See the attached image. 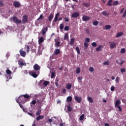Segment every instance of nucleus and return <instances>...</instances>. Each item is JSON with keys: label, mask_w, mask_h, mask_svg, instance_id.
<instances>
[{"label": "nucleus", "mask_w": 126, "mask_h": 126, "mask_svg": "<svg viewBox=\"0 0 126 126\" xmlns=\"http://www.w3.org/2000/svg\"><path fill=\"white\" fill-rule=\"evenodd\" d=\"M30 100V95L26 94H23L20 95L18 99H16L17 103H26V102Z\"/></svg>", "instance_id": "obj_1"}, {"label": "nucleus", "mask_w": 126, "mask_h": 126, "mask_svg": "<svg viewBox=\"0 0 126 126\" xmlns=\"http://www.w3.org/2000/svg\"><path fill=\"white\" fill-rule=\"evenodd\" d=\"M29 74L32 76L34 78H37L38 76L40 74V71H37L35 70H32L29 72Z\"/></svg>", "instance_id": "obj_2"}, {"label": "nucleus", "mask_w": 126, "mask_h": 126, "mask_svg": "<svg viewBox=\"0 0 126 126\" xmlns=\"http://www.w3.org/2000/svg\"><path fill=\"white\" fill-rule=\"evenodd\" d=\"M10 21L11 22L13 21L14 23H16V24H19L22 22L21 20L17 18V17L16 16H13V17H11Z\"/></svg>", "instance_id": "obj_3"}, {"label": "nucleus", "mask_w": 126, "mask_h": 126, "mask_svg": "<svg viewBox=\"0 0 126 126\" xmlns=\"http://www.w3.org/2000/svg\"><path fill=\"white\" fill-rule=\"evenodd\" d=\"M13 5L16 8H19L20 7L21 4L20 3V1H14L13 3Z\"/></svg>", "instance_id": "obj_4"}, {"label": "nucleus", "mask_w": 126, "mask_h": 126, "mask_svg": "<svg viewBox=\"0 0 126 126\" xmlns=\"http://www.w3.org/2000/svg\"><path fill=\"white\" fill-rule=\"evenodd\" d=\"M109 44L110 45V49H114V48H116L117 46V43H116L115 41H110L109 42Z\"/></svg>", "instance_id": "obj_5"}, {"label": "nucleus", "mask_w": 126, "mask_h": 126, "mask_svg": "<svg viewBox=\"0 0 126 126\" xmlns=\"http://www.w3.org/2000/svg\"><path fill=\"white\" fill-rule=\"evenodd\" d=\"M33 69L35 71H40V70L41 69V66L38 64H35L33 65Z\"/></svg>", "instance_id": "obj_6"}, {"label": "nucleus", "mask_w": 126, "mask_h": 126, "mask_svg": "<svg viewBox=\"0 0 126 126\" xmlns=\"http://www.w3.org/2000/svg\"><path fill=\"white\" fill-rule=\"evenodd\" d=\"M19 52L21 57H23V58H25V57H26V52L23 51V49H20Z\"/></svg>", "instance_id": "obj_7"}, {"label": "nucleus", "mask_w": 126, "mask_h": 126, "mask_svg": "<svg viewBox=\"0 0 126 126\" xmlns=\"http://www.w3.org/2000/svg\"><path fill=\"white\" fill-rule=\"evenodd\" d=\"M79 16V13L78 12H74L71 16L72 18H77Z\"/></svg>", "instance_id": "obj_8"}, {"label": "nucleus", "mask_w": 126, "mask_h": 126, "mask_svg": "<svg viewBox=\"0 0 126 126\" xmlns=\"http://www.w3.org/2000/svg\"><path fill=\"white\" fill-rule=\"evenodd\" d=\"M74 99H75L76 102H77V103H81V101H82V98H81V97H79L78 96H75Z\"/></svg>", "instance_id": "obj_9"}, {"label": "nucleus", "mask_w": 126, "mask_h": 126, "mask_svg": "<svg viewBox=\"0 0 126 126\" xmlns=\"http://www.w3.org/2000/svg\"><path fill=\"white\" fill-rule=\"evenodd\" d=\"M27 21H28V16H27V15H25L24 16H23V23H26Z\"/></svg>", "instance_id": "obj_10"}, {"label": "nucleus", "mask_w": 126, "mask_h": 126, "mask_svg": "<svg viewBox=\"0 0 126 126\" xmlns=\"http://www.w3.org/2000/svg\"><path fill=\"white\" fill-rule=\"evenodd\" d=\"M41 31L43 35H46V33H47V31H48V27L42 28Z\"/></svg>", "instance_id": "obj_11"}, {"label": "nucleus", "mask_w": 126, "mask_h": 126, "mask_svg": "<svg viewBox=\"0 0 126 126\" xmlns=\"http://www.w3.org/2000/svg\"><path fill=\"white\" fill-rule=\"evenodd\" d=\"M59 16H60V13H57L55 16V18L54 19L53 21L54 22H57V21H58V19H59Z\"/></svg>", "instance_id": "obj_12"}, {"label": "nucleus", "mask_w": 126, "mask_h": 126, "mask_svg": "<svg viewBox=\"0 0 126 126\" xmlns=\"http://www.w3.org/2000/svg\"><path fill=\"white\" fill-rule=\"evenodd\" d=\"M54 54L56 56H57V55L61 54V50L59 49H55Z\"/></svg>", "instance_id": "obj_13"}, {"label": "nucleus", "mask_w": 126, "mask_h": 126, "mask_svg": "<svg viewBox=\"0 0 126 126\" xmlns=\"http://www.w3.org/2000/svg\"><path fill=\"white\" fill-rule=\"evenodd\" d=\"M90 19V17H88V16H83L82 17V20L83 21H87Z\"/></svg>", "instance_id": "obj_14"}, {"label": "nucleus", "mask_w": 126, "mask_h": 126, "mask_svg": "<svg viewBox=\"0 0 126 126\" xmlns=\"http://www.w3.org/2000/svg\"><path fill=\"white\" fill-rule=\"evenodd\" d=\"M120 105H121V100H117L115 103V108L118 107Z\"/></svg>", "instance_id": "obj_15"}, {"label": "nucleus", "mask_w": 126, "mask_h": 126, "mask_svg": "<svg viewBox=\"0 0 126 126\" xmlns=\"http://www.w3.org/2000/svg\"><path fill=\"white\" fill-rule=\"evenodd\" d=\"M72 86V85L70 83H69V84H67L66 85V88L68 90H69L71 89Z\"/></svg>", "instance_id": "obj_16"}, {"label": "nucleus", "mask_w": 126, "mask_h": 126, "mask_svg": "<svg viewBox=\"0 0 126 126\" xmlns=\"http://www.w3.org/2000/svg\"><path fill=\"white\" fill-rule=\"evenodd\" d=\"M18 63L19 65H21L22 66H23V65H26V63H24L23 62H22L20 60H19L18 61Z\"/></svg>", "instance_id": "obj_17"}, {"label": "nucleus", "mask_w": 126, "mask_h": 126, "mask_svg": "<svg viewBox=\"0 0 126 126\" xmlns=\"http://www.w3.org/2000/svg\"><path fill=\"white\" fill-rule=\"evenodd\" d=\"M54 18V14L51 13L48 17L49 21H52Z\"/></svg>", "instance_id": "obj_18"}, {"label": "nucleus", "mask_w": 126, "mask_h": 126, "mask_svg": "<svg viewBox=\"0 0 126 126\" xmlns=\"http://www.w3.org/2000/svg\"><path fill=\"white\" fill-rule=\"evenodd\" d=\"M43 119H44V116L43 115H39L38 117L36 118V120L37 121H40V120H43Z\"/></svg>", "instance_id": "obj_19"}, {"label": "nucleus", "mask_w": 126, "mask_h": 126, "mask_svg": "<svg viewBox=\"0 0 126 126\" xmlns=\"http://www.w3.org/2000/svg\"><path fill=\"white\" fill-rule=\"evenodd\" d=\"M103 48V46L99 45L98 47L96 48V52H100L102 50V48Z\"/></svg>", "instance_id": "obj_20"}, {"label": "nucleus", "mask_w": 126, "mask_h": 126, "mask_svg": "<svg viewBox=\"0 0 126 126\" xmlns=\"http://www.w3.org/2000/svg\"><path fill=\"white\" fill-rule=\"evenodd\" d=\"M44 42V37H41L39 39H38V44H42Z\"/></svg>", "instance_id": "obj_21"}, {"label": "nucleus", "mask_w": 126, "mask_h": 126, "mask_svg": "<svg viewBox=\"0 0 126 126\" xmlns=\"http://www.w3.org/2000/svg\"><path fill=\"white\" fill-rule=\"evenodd\" d=\"M59 81H60V78H56L55 80V85L57 87L59 86Z\"/></svg>", "instance_id": "obj_22"}, {"label": "nucleus", "mask_w": 126, "mask_h": 126, "mask_svg": "<svg viewBox=\"0 0 126 126\" xmlns=\"http://www.w3.org/2000/svg\"><path fill=\"white\" fill-rule=\"evenodd\" d=\"M124 35V33L122 32H118L116 34V38H119V37H122Z\"/></svg>", "instance_id": "obj_23"}, {"label": "nucleus", "mask_w": 126, "mask_h": 126, "mask_svg": "<svg viewBox=\"0 0 126 126\" xmlns=\"http://www.w3.org/2000/svg\"><path fill=\"white\" fill-rule=\"evenodd\" d=\"M74 44V38H71L69 44L70 46H72Z\"/></svg>", "instance_id": "obj_24"}, {"label": "nucleus", "mask_w": 126, "mask_h": 126, "mask_svg": "<svg viewBox=\"0 0 126 126\" xmlns=\"http://www.w3.org/2000/svg\"><path fill=\"white\" fill-rule=\"evenodd\" d=\"M67 102H71L72 101V97L69 96L66 98Z\"/></svg>", "instance_id": "obj_25"}, {"label": "nucleus", "mask_w": 126, "mask_h": 126, "mask_svg": "<svg viewBox=\"0 0 126 126\" xmlns=\"http://www.w3.org/2000/svg\"><path fill=\"white\" fill-rule=\"evenodd\" d=\"M113 2V0H109L108 1L107 5L108 6H112L113 5V4L112 3Z\"/></svg>", "instance_id": "obj_26"}, {"label": "nucleus", "mask_w": 126, "mask_h": 126, "mask_svg": "<svg viewBox=\"0 0 126 126\" xmlns=\"http://www.w3.org/2000/svg\"><path fill=\"white\" fill-rule=\"evenodd\" d=\"M88 101L90 102V103H93V99H92V97L91 96H88L87 97Z\"/></svg>", "instance_id": "obj_27"}, {"label": "nucleus", "mask_w": 126, "mask_h": 126, "mask_svg": "<svg viewBox=\"0 0 126 126\" xmlns=\"http://www.w3.org/2000/svg\"><path fill=\"white\" fill-rule=\"evenodd\" d=\"M48 84H50V82L48 81H45L43 82V85L46 87V86H48Z\"/></svg>", "instance_id": "obj_28"}, {"label": "nucleus", "mask_w": 126, "mask_h": 126, "mask_svg": "<svg viewBox=\"0 0 126 126\" xmlns=\"http://www.w3.org/2000/svg\"><path fill=\"white\" fill-rule=\"evenodd\" d=\"M68 33H65L64 36V40H68Z\"/></svg>", "instance_id": "obj_29"}, {"label": "nucleus", "mask_w": 126, "mask_h": 126, "mask_svg": "<svg viewBox=\"0 0 126 126\" xmlns=\"http://www.w3.org/2000/svg\"><path fill=\"white\" fill-rule=\"evenodd\" d=\"M61 42L60 41H57L55 43V47L56 48H59L60 46Z\"/></svg>", "instance_id": "obj_30"}, {"label": "nucleus", "mask_w": 126, "mask_h": 126, "mask_svg": "<svg viewBox=\"0 0 126 126\" xmlns=\"http://www.w3.org/2000/svg\"><path fill=\"white\" fill-rule=\"evenodd\" d=\"M68 112H71L72 111V108L70 106V105H68L67 107Z\"/></svg>", "instance_id": "obj_31"}, {"label": "nucleus", "mask_w": 126, "mask_h": 126, "mask_svg": "<svg viewBox=\"0 0 126 126\" xmlns=\"http://www.w3.org/2000/svg\"><path fill=\"white\" fill-rule=\"evenodd\" d=\"M83 5L86 7H89L90 6V4H89V3L84 2L83 3Z\"/></svg>", "instance_id": "obj_32"}, {"label": "nucleus", "mask_w": 126, "mask_h": 126, "mask_svg": "<svg viewBox=\"0 0 126 126\" xmlns=\"http://www.w3.org/2000/svg\"><path fill=\"white\" fill-rule=\"evenodd\" d=\"M41 113H42V111L41 110H38L35 113L36 116H40L41 115Z\"/></svg>", "instance_id": "obj_33"}, {"label": "nucleus", "mask_w": 126, "mask_h": 126, "mask_svg": "<svg viewBox=\"0 0 126 126\" xmlns=\"http://www.w3.org/2000/svg\"><path fill=\"white\" fill-rule=\"evenodd\" d=\"M105 29L106 30H110V29H111V25H107L105 26Z\"/></svg>", "instance_id": "obj_34"}, {"label": "nucleus", "mask_w": 126, "mask_h": 126, "mask_svg": "<svg viewBox=\"0 0 126 126\" xmlns=\"http://www.w3.org/2000/svg\"><path fill=\"white\" fill-rule=\"evenodd\" d=\"M93 24L94 26H97V25L99 24V22H98V21H94L93 22Z\"/></svg>", "instance_id": "obj_35"}, {"label": "nucleus", "mask_w": 126, "mask_h": 126, "mask_svg": "<svg viewBox=\"0 0 126 126\" xmlns=\"http://www.w3.org/2000/svg\"><path fill=\"white\" fill-rule=\"evenodd\" d=\"M102 15H104V16H108V15H109V13H108L106 11H103L102 12Z\"/></svg>", "instance_id": "obj_36"}, {"label": "nucleus", "mask_w": 126, "mask_h": 126, "mask_svg": "<svg viewBox=\"0 0 126 126\" xmlns=\"http://www.w3.org/2000/svg\"><path fill=\"white\" fill-rule=\"evenodd\" d=\"M6 72L8 75H10L12 74L11 71L8 69L6 70Z\"/></svg>", "instance_id": "obj_37"}, {"label": "nucleus", "mask_w": 126, "mask_h": 126, "mask_svg": "<svg viewBox=\"0 0 126 126\" xmlns=\"http://www.w3.org/2000/svg\"><path fill=\"white\" fill-rule=\"evenodd\" d=\"M119 4V1L116 0L113 2V5L116 6V5H118Z\"/></svg>", "instance_id": "obj_38"}, {"label": "nucleus", "mask_w": 126, "mask_h": 126, "mask_svg": "<svg viewBox=\"0 0 126 126\" xmlns=\"http://www.w3.org/2000/svg\"><path fill=\"white\" fill-rule=\"evenodd\" d=\"M116 83L119 84L120 83V77H117L115 79Z\"/></svg>", "instance_id": "obj_39"}, {"label": "nucleus", "mask_w": 126, "mask_h": 126, "mask_svg": "<svg viewBox=\"0 0 126 126\" xmlns=\"http://www.w3.org/2000/svg\"><path fill=\"white\" fill-rule=\"evenodd\" d=\"M80 121H83L84 120V114H82L79 118Z\"/></svg>", "instance_id": "obj_40"}, {"label": "nucleus", "mask_w": 126, "mask_h": 126, "mask_svg": "<svg viewBox=\"0 0 126 126\" xmlns=\"http://www.w3.org/2000/svg\"><path fill=\"white\" fill-rule=\"evenodd\" d=\"M76 73L77 74H78V73H80V68H79V67H78L76 71Z\"/></svg>", "instance_id": "obj_41"}, {"label": "nucleus", "mask_w": 126, "mask_h": 126, "mask_svg": "<svg viewBox=\"0 0 126 126\" xmlns=\"http://www.w3.org/2000/svg\"><path fill=\"white\" fill-rule=\"evenodd\" d=\"M76 51L77 52V54H78L79 55V54H80V50L79 49V47H77L76 48Z\"/></svg>", "instance_id": "obj_42"}, {"label": "nucleus", "mask_w": 126, "mask_h": 126, "mask_svg": "<svg viewBox=\"0 0 126 126\" xmlns=\"http://www.w3.org/2000/svg\"><path fill=\"white\" fill-rule=\"evenodd\" d=\"M125 53H126V49H125V48L121 49V54H125Z\"/></svg>", "instance_id": "obj_43"}, {"label": "nucleus", "mask_w": 126, "mask_h": 126, "mask_svg": "<svg viewBox=\"0 0 126 126\" xmlns=\"http://www.w3.org/2000/svg\"><path fill=\"white\" fill-rule=\"evenodd\" d=\"M89 70L91 71V72H93V71H94V68H93V67H90L89 68Z\"/></svg>", "instance_id": "obj_44"}, {"label": "nucleus", "mask_w": 126, "mask_h": 126, "mask_svg": "<svg viewBox=\"0 0 126 126\" xmlns=\"http://www.w3.org/2000/svg\"><path fill=\"white\" fill-rule=\"evenodd\" d=\"M85 31L87 33V34H90V33L89 29H85Z\"/></svg>", "instance_id": "obj_45"}, {"label": "nucleus", "mask_w": 126, "mask_h": 126, "mask_svg": "<svg viewBox=\"0 0 126 126\" xmlns=\"http://www.w3.org/2000/svg\"><path fill=\"white\" fill-rule=\"evenodd\" d=\"M55 75H56V73L52 72L51 73V78H54V77H55Z\"/></svg>", "instance_id": "obj_46"}, {"label": "nucleus", "mask_w": 126, "mask_h": 126, "mask_svg": "<svg viewBox=\"0 0 126 126\" xmlns=\"http://www.w3.org/2000/svg\"><path fill=\"white\" fill-rule=\"evenodd\" d=\"M103 64H104V65H109L110 64V63H109V62L106 61V62H104L103 63Z\"/></svg>", "instance_id": "obj_47"}, {"label": "nucleus", "mask_w": 126, "mask_h": 126, "mask_svg": "<svg viewBox=\"0 0 126 126\" xmlns=\"http://www.w3.org/2000/svg\"><path fill=\"white\" fill-rule=\"evenodd\" d=\"M69 29V27L67 26H65L64 28V30H65V31H68Z\"/></svg>", "instance_id": "obj_48"}, {"label": "nucleus", "mask_w": 126, "mask_h": 126, "mask_svg": "<svg viewBox=\"0 0 126 126\" xmlns=\"http://www.w3.org/2000/svg\"><path fill=\"white\" fill-rule=\"evenodd\" d=\"M84 46L85 48L86 49L88 47H89L88 43L87 42H84Z\"/></svg>", "instance_id": "obj_49"}, {"label": "nucleus", "mask_w": 126, "mask_h": 126, "mask_svg": "<svg viewBox=\"0 0 126 126\" xmlns=\"http://www.w3.org/2000/svg\"><path fill=\"white\" fill-rule=\"evenodd\" d=\"M121 72L122 73H124V72H126V68H121Z\"/></svg>", "instance_id": "obj_50"}, {"label": "nucleus", "mask_w": 126, "mask_h": 126, "mask_svg": "<svg viewBox=\"0 0 126 126\" xmlns=\"http://www.w3.org/2000/svg\"><path fill=\"white\" fill-rule=\"evenodd\" d=\"M60 29L63 30V24H61L60 26Z\"/></svg>", "instance_id": "obj_51"}, {"label": "nucleus", "mask_w": 126, "mask_h": 126, "mask_svg": "<svg viewBox=\"0 0 126 126\" xmlns=\"http://www.w3.org/2000/svg\"><path fill=\"white\" fill-rule=\"evenodd\" d=\"M35 104H36V100H32V101L31 102V105H35Z\"/></svg>", "instance_id": "obj_52"}, {"label": "nucleus", "mask_w": 126, "mask_h": 126, "mask_svg": "<svg viewBox=\"0 0 126 126\" xmlns=\"http://www.w3.org/2000/svg\"><path fill=\"white\" fill-rule=\"evenodd\" d=\"M43 81H44L43 80L40 81L39 83H38L39 86H42V85L43 84Z\"/></svg>", "instance_id": "obj_53"}, {"label": "nucleus", "mask_w": 126, "mask_h": 126, "mask_svg": "<svg viewBox=\"0 0 126 126\" xmlns=\"http://www.w3.org/2000/svg\"><path fill=\"white\" fill-rule=\"evenodd\" d=\"M40 19H43V15H40L39 17L37 19V20L39 21Z\"/></svg>", "instance_id": "obj_54"}, {"label": "nucleus", "mask_w": 126, "mask_h": 126, "mask_svg": "<svg viewBox=\"0 0 126 126\" xmlns=\"http://www.w3.org/2000/svg\"><path fill=\"white\" fill-rule=\"evenodd\" d=\"M118 107V109H119V112H122L123 111V109H122V107L120 106H117Z\"/></svg>", "instance_id": "obj_55"}, {"label": "nucleus", "mask_w": 126, "mask_h": 126, "mask_svg": "<svg viewBox=\"0 0 126 126\" xmlns=\"http://www.w3.org/2000/svg\"><path fill=\"white\" fill-rule=\"evenodd\" d=\"M27 53H29L30 51V47L28 45L27 46Z\"/></svg>", "instance_id": "obj_56"}, {"label": "nucleus", "mask_w": 126, "mask_h": 126, "mask_svg": "<svg viewBox=\"0 0 126 126\" xmlns=\"http://www.w3.org/2000/svg\"><path fill=\"white\" fill-rule=\"evenodd\" d=\"M92 45L93 47H96L97 46V43H96V42H93Z\"/></svg>", "instance_id": "obj_57"}, {"label": "nucleus", "mask_w": 126, "mask_h": 126, "mask_svg": "<svg viewBox=\"0 0 126 126\" xmlns=\"http://www.w3.org/2000/svg\"><path fill=\"white\" fill-rule=\"evenodd\" d=\"M20 108H21V109H23V110H24V107L23 106V105L21 104H20V102L18 103Z\"/></svg>", "instance_id": "obj_58"}, {"label": "nucleus", "mask_w": 126, "mask_h": 126, "mask_svg": "<svg viewBox=\"0 0 126 126\" xmlns=\"http://www.w3.org/2000/svg\"><path fill=\"white\" fill-rule=\"evenodd\" d=\"M64 20H65V22H68V21H69V19H68V18L67 17H65Z\"/></svg>", "instance_id": "obj_59"}, {"label": "nucleus", "mask_w": 126, "mask_h": 126, "mask_svg": "<svg viewBox=\"0 0 126 126\" xmlns=\"http://www.w3.org/2000/svg\"><path fill=\"white\" fill-rule=\"evenodd\" d=\"M86 42H88V43H89L90 41V38H86L85 39Z\"/></svg>", "instance_id": "obj_60"}, {"label": "nucleus", "mask_w": 126, "mask_h": 126, "mask_svg": "<svg viewBox=\"0 0 126 126\" xmlns=\"http://www.w3.org/2000/svg\"><path fill=\"white\" fill-rule=\"evenodd\" d=\"M126 17V10H125L124 14L123 15V17Z\"/></svg>", "instance_id": "obj_61"}, {"label": "nucleus", "mask_w": 126, "mask_h": 126, "mask_svg": "<svg viewBox=\"0 0 126 126\" xmlns=\"http://www.w3.org/2000/svg\"><path fill=\"white\" fill-rule=\"evenodd\" d=\"M114 90H115V87H114V86H112L111 87V91H114Z\"/></svg>", "instance_id": "obj_62"}, {"label": "nucleus", "mask_w": 126, "mask_h": 126, "mask_svg": "<svg viewBox=\"0 0 126 126\" xmlns=\"http://www.w3.org/2000/svg\"><path fill=\"white\" fill-rule=\"evenodd\" d=\"M63 94L66 93V90L65 89H63Z\"/></svg>", "instance_id": "obj_63"}, {"label": "nucleus", "mask_w": 126, "mask_h": 126, "mask_svg": "<svg viewBox=\"0 0 126 126\" xmlns=\"http://www.w3.org/2000/svg\"><path fill=\"white\" fill-rule=\"evenodd\" d=\"M28 115H29L31 117H34V114H33V113H28Z\"/></svg>", "instance_id": "obj_64"}]
</instances>
